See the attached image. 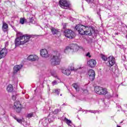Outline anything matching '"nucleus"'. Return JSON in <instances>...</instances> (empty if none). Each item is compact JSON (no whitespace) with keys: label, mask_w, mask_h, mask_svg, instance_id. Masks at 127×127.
Wrapping results in <instances>:
<instances>
[{"label":"nucleus","mask_w":127,"mask_h":127,"mask_svg":"<svg viewBox=\"0 0 127 127\" xmlns=\"http://www.w3.org/2000/svg\"><path fill=\"white\" fill-rule=\"evenodd\" d=\"M31 38L30 35H23L19 37H17L15 40V46H19L20 45H24L25 43H27L29 41V39Z\"/></svg>","instance_id":"f257e3e1"},{"label":"nucleus","mask_w":127,"mask_h":127,"mask_svg":"<svg viewBox=\"0 0 127 127\" xmlns=\"http://www.w3.org/2000/svg\"><path fill=\"white\" fill-rule=\"evenodd\" d=\"M61 62L60 53L59 52H54L51 59V64L54 66L59 65Z\"/></svg>","instance_id":"f03ea898"},{"label":"nucleus","mask_w":127,"mask_h":127,"mask_svg":"<svg viewBox=\"0 0 127 127\" xmlns=\"http://www.w3.org/2000/svg\"><path fill=\"white\" fill-rule=\"evenodd\" d=\"M94 91L98 95H103L105 96L108 94V89L98 86L94 87Z\"/></svg>","instance_id":"7ed1b4c3"},{"label":"nucleus","mask_w":127,"mask_h":127,"mask_svg":"<svg viewBox=\"0 0 127 127\" xmlns=\"http://www.w3.org/2000/svg\"><path fill=\"white\" fill-rule=\"evenodd\" d=\"M13 109H14V110L15 112H16V113H17V114H20L22 109H23V107L22 106V104L20 103V102L15 101L14 103Z\"/></svg>","instance_id":"20e7f679"},{"label":"nucleus","mask_w":127,"mask_h":127,"mask_svg":"<svg viewBox=\"0 0 127 127\" xmlns=\"http://www.w3.org/2000/svg\"><path fill=\"white\" fill-rule=\"evenodd\" d=\"M75 29L76 31H78L79 34L80 35H85V30H86V26L78 24L76 25Z\"/></svg>","instance_id":"39448f33"},{"label":"nucleus","mask_w":127,"mask_h":127,"mask_svg":"<svg viewBox=\"0 0 127 127\" xmlns=\"http://www.w3.org/2000/svg\"><path fill=\"white\" fill-rule=\"evenodd\" d=\"M59 5L62 8L67 9L70 7V2L67 0H60L59 1Z\"/></svg>","instance_id":"423d86ee"},{"label":"nucleus","mask_w":127,"mask_h":127,"mask_svg":"<svg viewBox=\"0 0 127 127\" xmlns=\"http://www.w3.org/2000/svg\"><path fill=\"white\" fill-rule=\"evenodd\" d=\"M64 36L67 38L72 39L75 37V33L72 30L66 29L64 31Z\"/></svg>","instance_id":"0eeeda50"},{"label":"nucleus","mask_w":127,"mask_h":127,"mask_svg":"<svg viewBox=\"0 0 127 127\" xmlns=\"http://www.w3.org/2000/svg\"><path fill=\"white\" fill-rule=\"evenodd\" d=\"M108 62L107 63L108 67H112L116 64V59L115 57L110 56L108 58Z\"/></svg>","instance_id":"6e6552de"},{"label":"nucleus","mask_w":127,"mask_h":127,"mask_svg":"<svg viewBox=\"0 0 127 127\" xmlns=\"http://www.w3.org/2000/svg\"><path fill=\"white\" fill-rule=\"evenodd\" d=\"M94 32H95V30L94 28L92 27L86 26L84 35H89V36H91Z\"/></svg>","instance_id":"1a4fd4ad"},{"label":"nucleus","mask_w":127,"mask_h":127,"mask_svg":"<svg viewBox=\"0 0 127 127\" xmlns=\"http://www.w3.org/2000/svg\"><path fill=\"white\" fill-rule=\"evenodd\" d=\"M88 75L89 77L90 81H93L95 80V76H96V73H95V71L93 69H89L88 72Z\"/></svg>","instance_id":"9d476101"},{"label":"nucleus","mask_w":127,"mask_h":127,"mask_svg":"<svg viewBox=\"0 0 127 127\" xmlns=\"http://www.w3.org/2000/svg\"><path fill=\"white\" fill-rule=\"evenodd\" d=\"M87 65L90 68H95L96 65H97V62L96 60L91 59L87 61Z\"/></svg>","instance_id":"9b49d317"},{"label":"nucleus","mask_w":127,"mask_h":127,"mask_svg":"<svg viewBox=\"0 0 127 127\" xmlns=\"http://www.w3.org/2000/svg\"><path fill=\"white\" fill-rule=\"evenodd\" d=\"M70 50L72 52H77L79 50V47L78 45L75 44H71L69 45Z\"/></svg>","instance_id":"f8f14e48"},{"label":"nucleus","mask_w":127,"mask_h":127,"mask_svg":"<svg viewBox=\"0 0 127 127\" xmlns=\"http://www.w3.org/2000/svg\"><path fill=\"white\" fill-rule=\"evenodd\" d=\"M6 54H7V50H6V48L2 49L0 51V59L4 58V57L6 56Z\"/></svg>","instance_id":"ddd939ff"},{"label":"nucleus","mask_w":127,"mask_h":127,"mask_svg":"<svg viewBox=\"0 0 127 127\" xmlns=\"http://www.w3.org/2000/svg\"><path fill=\"white\" fill-rule=\"evenodd\" d=\"M40 55L42 57L44 58H47L49 57V55L48 54V52L46 49H42L40 51Z\"/></svg>","instance_id":"4468645a"},{"label":"nucleus","mask_w":127,"mask_h":127,"mask_svg":"<svg viewBox=\"0 0 127 127\" xmlns=\"http://www.w3.org/2000/svg\"><path fill=\"white\" fill-rule=\"evenodd\" d=\"M38 59V56L36 55H31L28 57V60L29 61H36Z\"/></svg>","instance_id":"2eb2a0df"},{"label":"nucleus","mask_w":127,"mask_h":127,"mask_svg":"<svg viewBox=\"0 0 127 127\" xmlns=\"http://www.w3.org/2000/svg\"><path fill=\"white\" fill-rule=\"evenodd\" d=\"M22 68V65H16L13 67V73L16 74Z\"/></svg>","instance_id":"dca6fc26"},{"label":"nucleus","mask_w":127,"mask_h":127,"mask_svg":"<svg viewBox=\"0 0 127 127\" xmlns=\"http://www.w3.org/2000/svg\"><path fill=\"white\" fill-rule=\"evenodd\" d=\"M6 90L8 93H12L13 92V86L12 84H8Z\"/></svg>","instance_id":"f3484780"},{"label":"nucleus","mask_w":127,"mask_h":127,"mask_svg":"<svg viewBox=\"0 0 127 127\" xmlns=\"http://www.w3.org/2000/svg\"><path fill=\"white\" fill-rule=\"evenodd\" d=\"M8 29V25L5 22H3L2 26V30H3V32H6Z\"/></svg>","instance_id":"a211bd4d"},{"label":"nucleus","mask_w":127,"mask_h":127,"mask_svg":"<svg viewBox=\"0 0 127 127\" xmlns=\"http://www.w3.org/2000/svg\"><path fill=\"white\" fill-rule=\"evenodd\" d=\"M62 72L64 75H66V76H69L71 74V71L69 69H63Z\"/></svg>","instance_id":"6ab92c4d"},{"label":"nucleus","mask_w":127,"mask_h":127,"mask_svg":"<svg viewBox=\"0 0 127 127\" xmlns=\"http://www.w3.org/2000/svg\"><path fill=\"white\" fill-rule=\"evenodd\" d=\"M51 30L54 35H55V34H58V32H59L58 29L53 27L51 28Z\"/></svg>","instance_id":"aec40b11"},{"label":"nucleus","mask_w":127,"mask_h":127,"mask_svg":"<svg viewBox=\"0 0 127 127\" xmlns=\"http://www.w3.org/2000/svg\"><path fill=\"white\" fill-rule=\"evenodd\" d=\"M72 87L75 89L76 92H79V91H80V88H79V86H78V84L77 83L73 84Z\"/></svg>","instance_id":"412c9836"},{"label":"nucleus","mask_w":127,"mask_h":127,"mask_svg":"<svg viewBox=\"0 0 127 127\" xmlns=\"http://www.w3.org/2000/svg\"><path fill=\"white\" fill-rule=\"evenodd\" d=\"M80 92H81V93L83 94V95H88V90H87V89H84L81 88L80 89Z\"/></svg>","instance_id":"4be33fe9"},{"label":"nucleus","mask_w":127,"mask_h":127,"mask_svg":"<svg viewBox=\"0 0 127 127\" xmlns=\"http://www.w3.org/2000/svg\"><path fill=\"white\" fill-rule=\"evenodd\" d=\"M69 52H70V47L69 46H68L65 47L64 49V53H66V54H68Z\"/></svg>","instance_id":"5701e85b"},{"label":"nucleus","mask_w":127,"mask_h":127,"mask_svg":"<svg viewBox=\"0 0 127 127\" xmlns=\"http://www.w3.org/2000/svg\"><path fill=\"white\" fill-rule=\"evenodd\" d=\"M53 93L54 94H56L58 96H59V94L60 93V89H56L53 90Z\"/></svg>","instance_id":"b1692460"},{"label":"nucleus","mask_w":127,"mask_h":127,"mask_svg":"<svg viewBox=\"0 0 127 127\" xmlns=\"http://www.w3.org/2000/svg\"><path fill=\"white\" fill-rule=\"evenodd\" d=\"M64 121L66 122V123L68 126H70V124H71V121L69 120H68V119L65 118H64Z\"/></svg>","instance_id":"393cba45"},{"label":"nucleus","mask_w":127,"mask_h":127,"mask_svg":"<svg viewBox=\"0 0 127 127\" xmlns=\"http://www.w3.org/2000/svg\"><path fill=\"white\" fill-rule=\"evenodd\" d=\"M101 58L104 61H107V60L108 61V58L104 55H101Z\"/></svg>","instance_id":"a878e982"},{"label":"nucleus","mask_w":127,"mask_h":127,"mask_svg":"<svg viewBox=\"0 0 127 127\" xmlns=\"http://www.w3.org/2000/svg\"><path fill=\"white\" fill-rule=\"evenodd\" d=\"M25 21V19L24 18H20V23H21V24H24Z\"/></svg>","instance_id":"bb28decb"},{"label":"nucleus","mask_w":127,"mask_h":127,"mask_svg":"<svg viewBox=\"0 0 127 127\" xmlns=\"http://www.w3.org/2000/svg\"><path fill=\"white\" fill-rule=\"evenodd\" d=\"M32 117H33V113H30L27 116V118H28V119H30L32 118Z\"/></svg>","instance_id":"cd10ccee"},{"label":"nucleus","mask_w":127,"mask_h":127,"mask_svg":"<svg viewBox=\"0 0 127 127\" xmlns=\"http://www.w3.org/2000/svg\"><path fill=\"white\" fill-rule=\"evenodd\" d=\"M29 19H30L29 22L30 23H35V21H34V19H33V17L30 18Z\"/></svg>","instance_id":"c85d7f7f"},{"label":"nucleus","mask_w":127,"mask_h":127,"mask_svg":"<svg viewBox=\"0 0 127 127\" xmlns=\"http://www.w3.org/2000/svg\"><path fill=\"white\" fill-rule=\"evenodd\" d=\"M52 84L53 85V86H55V85H57V84H58V83L57 82V81L56 80H54L52 82Z\"/></svg>","instance_id":"c756f323"},{"label":"nucleus","mask_w":127,"mask_h":127,"mask_svg":"<svg viewBox=\"0 0 127 127\" xmlns=\"http://www.w3.org/2000/svg\"><path fill=\"white\" fill-rule=\"evenodd\" d=\"M16 121L19 123V124H22V119L17 118Z\"/></svg>","instance_id":"7c9ffc66"},{"label":"nucleus","mask_w":127,"mask_h":127,"mask_svg":"<svg viewBox=\"0 0 127 127\" xmlns=\"http://www.w3.org/2000/svg\"><path fill=\"white\" fill-rule=\"evenodd\" d=\"M86 57H89V58H91V57H92V56H91V54L90 53V52H88L87 53V54L86 55Z\"/></svg>","instance_id":"2f4dec72"},{"label":"nucleus","mask_w":127,"mask_h":127,"mask_svg":"<svg viewBox=\"0 0 127 127\" xmlns=\"http://www.w3.org/2000/svg\"><path fill=\"white\" fill-rule=\"evenodd\" d=\"M66 27H67V23L63 24V28L64 29H65V28H66Z\"/></svg>","instance_id":"473e14b6"},{"label":"nucleus","mask_w":127,"mask_h":127,"mask_svg":"<svg viewBox=\"0 0 127 127\" xmlns=\"http://www.w3.org/2000/svg\"><path fill=\"white\" fill-rule=\"evenodd\" d=\"M70 69L71 71H77V68H75L74 66H71Z\"/></svg>","instance_id":"72a5a7b5"},{"label":"nucleus","mask_w":127,"mask_h":127,"mask_svg":"<svg viewBox=\"0 0 127 127\" xmlns=\"http://www.w3.org/2000/svg\"><path fill=\"white\" fill-rule=\"evenodd\" d=\"M58 113H59V109H56V110L54 111V114H58Z\"/></svg>","instance_id":"f704fd0d"},{"label":"nucleus","mask_w":127,"mask_h":127,"mask_svg":"<svg viewBox=\"0 0 127 127\" xmlns=\"http://www.w3.org/2000/svg\"><path fill=\"white\" fill-rule=\"evenodd\" d=\"M86 1L88 2V3H90V2H93L94 1V0H85Z\"/></svg>","instance_id":"c9c22d12"},{"label":"nucleus","mask_w":127,"mask_h":127,"mask_svg":"<svg viewBox=\"0 0 127 127\" xmlns=\"http://www.w3.org/2000/svg\"><path fill=\"white\" fill-rule=\"evenodd\" d=\"M12 100H13L14 101L15 100V99H16V97L15 96V95H12Z\"/></svg>","instance_id":"e433bc0d"},{"label":"nucleus","mask_w":127,"mask_h":127,"mask_svg":"<svg viewBox=\"0 0 127 127\" xmlns=\"http://www.w3.org/2000/svg\"><path fill=\"white\" fill-rule=\"evenodd\" d=\"M13 119H14V120H15L16 121L18 118H16V116H15L13 117Z\"/></svg>","instance_id":"4c0bfd02"},{"label":"nucleus","mask_w":127,"mask_h":127,"mask_svg":"<svg viewBox=\"0 0 127 127\" xmlns=\"http://www.w3.org/2000/svg\"><path fill=\"white\" fill-rule=\"evenodd\" d=\"M115 35H119V33H115Z\"/></svg>","instance_id":"58836bf2"},{"label":"nucleus","mask_w":127,"mask_h":127,"mask_svg":"<svg viewBox=\"0 0 127 127\" xmlns=\"http://www.w3.org/2000/svg\"><path fill=\"white\" fill-rule=\"evenodd\" d=\"M54 76L55 77V78H57V75L55 74V75H54Z\"/></svg>","instance_id":"ea45409f"},{"label":"nucleus","mask_w":127,"mask_h":127,"mask_svg":"<svg viewBox=\"0 0 127 127\" xmlns=\"http://www.w3.org/2000/svg\"><path fill=\"white\" fill-rule=\"evenodd\" d=\"M117 127H121V126H119V125H117Z\"/></svg>","instance_id":"a19ab883"},{"label":"nucleus","mask_w":127,"mask_h":127,"mask_svg":"<svg viewBox=\"0 0 127 127\" xmlns=\"http://www.w3.org/2000/svg\"><path fill=\"white\" fill-rule=\"evenodd\" d=\"M60 96H62V94H60Z\"/></svg>","instance_id":"79ce46f5"}]
</instances>
